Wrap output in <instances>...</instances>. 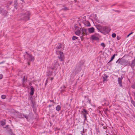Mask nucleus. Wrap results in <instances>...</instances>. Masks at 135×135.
I'll return each instance as SVG.
<instances>
[{
	"label": "nucleus",
	"mask_w": 135,
	"mask_h": 135,
	"mask_svg": "<svg viewBox=\"0 0 135 135\" xmlns=\"http://www.w3.org/2000/svg\"><path fill=\"white\" fill-rule=\"evenodd\" d=\"M95 26L99 32L104 35L108 33L110 31V29L107 26H103L99 24H97Z\"/></svg>",
	"instance_id": "f257e3e1"
},
{
	"label": "nucleus",
	"mask_w": 135,
	"mask_h": 135,
	"mask_svg": "<svg viewBox=\"0 0 135 135\" xmlns=\"http://www.w3.org/2000/svg\"><path fill=\"white\" fill-rule=\"evenodd\" d=\"M21 16H23V17L21 18L22 20L25 21L29 20L30 13L28 12H26L25 13H21Z\"/></svg>",
	"instance_id": "f03ea898"
},
{
	"label": "nucleus",
	"mask_w": 135,
	"mask_h": 135,
	"mask_svg": "<svg viewBox=\"0 0 135 135\" xmlns=\"http://www.w3.org/2000/svg\"><path fill=\"white\" fill-rule=\"evenodd\" d=\"M82 110L81 111V114L83 115L84 118V121L85 122L86 121L88 122L87 115H88L89 111L84 109H82Z\"/></svg>",
	"instance_id": "7ed1b4c3"
},
{
	"label": "nucleus",
	"mask_w": 135,
	"mask_h": 135,
	"mask_svg": "<svg viewBox=\"0 0 135 135\" xmlns=\"http://www.w3.org/2000/svg\"><path fill=\"white\" fill-rule=\"evenodd\" d=\"M56 53L59 55L58 57L59 60L61 61H62L64 60V55L62 52L60 51H56Z\"/></svg>",
	"instance_id": "20e7f679"
},
{
	"label": "nucleus",
	"mask_w": 135,
	"mask_h": 135,
	"mask_svg": "<svg viewBox=\"0 0 135 135\" xmlns=\"http://www.w3.org/2000/svg\"><path fill=\"white\" fill-rule=\"evenodd\" d=\"M118 64L126 66L128 65V61L122 58L118 62Z\"/></svg>",
	"instance_id": "39448f33"
},
{
	"label": "nucleus",
	"mask_w": 135,
	"mask_h": 135,
	"mask_svg": "<svg viewBox=\"0 0 135 135\" xmlns=\"http://www.w3.org/2000/svg\"><path fill=\"white\" fill-rule=\"evenodd\" d=\"M24 58L25 59H27L29 62L33 61L34 60V57L32 56L31 55H28V56L27 57H26V55H25L24 56Z\"/></svg>",
	"instance_id": "423d86ee"
},
{
	"label": "nucleus",
	"mask_w": 135,
	"mask_h": 135,
	"mask_svg": "<svg viewBox=\"0 0 135 135\" xmlns=\"http://www.w3.org/2000/svg\"><path fill=\"white\" fill-rule=\"evenodd\" d=\"M53 70L51 68H49L47 72L46 75L51 76L52 75Z\"/></svg>",
	"instance_id": "0eeeda50"
},
{
	"label": "nucleus",
	"mask_w": 135,
	"mask_h": 135,
	"mask_svg": "<svg viewBox=\"0 0 135 135\" xmlns=\"http://www.w3.org/2000/svg\"><path fill=\"white\" fill-rule=\"evenodd\" d=\"M123 79V77L122 76H121V78H118V81L119 84V86L120 87H122V80Z\"/></svg>",
	"instance_id": "6e6552de"
},
{
	"label": "nucleus",
	"mask_w": 135,
	"mask_h": 135,
	"mask_svg": "<svg viewBox=\"0 0 135 135\" xmlns=\"http://www.w3.org/2000/svg\"><path fill=\"white\" fill-rule=\"evenodd\" d=\"M90 39H91L92 41L98 40L99 39V38L98 37L94 35L91 36Z\"/></svg>",
	"instance_id": "1a4fd4ad"
},
{
	"label": "nucleus",
	"mask_w": 135,
	"mask_h": 135,
	"mask_svg": "<svg viewBox=\"0 0 135 135\" xmlns=\"http://www.w3.org/2000/svg\"><path fill=\"white\" fill-rule=\"evenodd\" d=\"M78 65L77 66L75 69V72H76L78 71H80L81 69V66L79 65L78 64Z\"/></svg>",
	"instance_id": "9d476101"
},
{
	"label": "nucleus",
	"mask_w": 135,
	"mask_h": 135,
	"mask_svg": "<svg viewBox=\"0 0 135 135\" xmlns=\"http://www.w3.org/2000/svg\"><path fill=\"white\" fill-rule=\"evenodd\" d=\"M130 66L132 69H133L135 66V57L134 60L132 61V63L130 65Z\"/></svg>",
	"instance_id": "9b49d317"
},
{
	"label": "nucleus",
	"mask_w": 135,
	"mask_h": 135,
	"mask_svg": "<svg viewBox=\"0 0 135 135\" xmlns=\"http://www.w3.org/2000/svg\"><path fill=\"white\" fill-rule=\"evenodd\" d=\"M31 91L30 93V95L32 96L33 95L35 91L34 89L32 86H31Z\"/></svg>",
	"instance_id": "f8f14e48"
},
{
	"label": "nucleus",
	"mask_w": 135,
	"mask_h": 135,
	"mask_svg": "<svg viewBox=\"0 0 135 135\" xmlns=\"http://www.w3.org/2000/svg\"><path fill=\"white\" fill-rule=\"evenodd\" d=\"M95 29L93 27L89 28H88V31L89 33H92L94 32Z\"/></svg>",
	"instance_id": "ddd939ff"
},
{
	"label": "nucleus",
	"mask_w": 135,
	"mask_h": 135,
	"mask_svg": "<svg viewBox=\"0 0 135 135\" xmlns=\"http://www.w3.org/2000/svg\"><path fill=\"white\" fill-rule=\"evenodd\" d=\"M18 0H14V8L17 9L18 7V3L17 2Z\"/></svg>",
	"instance_id": "4468645a"
},
{
	"label": "nucleus",
	"mask_w": 135,
	"mask_h": 135,
	"mask_svg": "<svg viewBox=\"0 0 135 135\" xmlns=\"http://www.w3.org/2000/svg\"><path fill=\"white\" fill-rule=\"evenodd\" d=\"M83 23L86 26L89 27L91 26L90 23L88 21H86L85 22H83Z\"/></svg>",
	"instance_id": "2eb2a0df"
},
{
	"label": "nucleus",
	"mask_w": 135,
	"mask_h": 135,
	"mask_svg": "<svg viewBox=\"0 0 135 135\" xmlns=\"http://www.w3.org/2000/svg\"><path fill=\"white\" fill-rule=\"evenodd\" d=\"M62 46V45L61 43H58V45L56 47V49H59L61 48Z\"/></svg>",
	"instance_id": "dca6fc26"
},
{
	"label": "nucleus",
	"mask_w": 135,
	"mask_h": 135,
	"mask_svg": "<svg viewBox=\"0 0 135 135\" xmlns=\"http://www.w3.org/2000/svg\"><path fill=\"white\" fill-rule=\"evenodd\" d=\"M80 29L81 30V31H82V32L84 33H85L86 35H87V33H86V31H87V29H84L83 28H80Z\"/></svg>",
	"instance_id": "f3484780"
},
{
	"label": "nucleus",
	"mask_w": 135,
	"mask_h": 135,
	"mask_svg": "<svg viewBox=\"0 0 135 135\" xmlns=\"http://www.w3.org/2000/svg\"><path fill=\"white\" fill-rule=\"evenodd\" d=\"M85 62V61L84 60H82L80 61L78 64L80 65L81 66H82L84 64Z\"/></svg>",
	"instance_id": "a211bd4d"
},
{
	"label": "nucleus",
	"mask_w": 135,
	"mask_h": 135,
	"mask_svg": "<svg viewBox=\"0 0 135 135\" xmlns=\"http://www.w3.org/2000/svg\"><path fill=\"white\" fill-rule=\"evenodd\" d=\"M3 15L5 16L8 15V12L6 10H4L3 11Z\"/></svg>",
	"instance_id": "6ab92c4d"
},
{
	"label": "nucleus",
	"mask_w": 135,
	"mask_h": 135,
	"mask_svg": "<svg viewBox=\"0 0 135 135\" xmlns=\"http://www.w3.org/2000/svg\"><path fill=\"white\" fill-rule=\"evenodd\" d=\"M75 33L77 35H80L81 33V31L80 30H78L75 32Z\"/></svg>",
	"instance_id": "aec40b11"
},
{
	"label": "nucleus",
	"mask_w": 135,
	"mask_h": 135,
	"mask_svg": "<svg viewBox=\"0 0 135 135\" xmlns=\"http://www.w3.org/2000/svg\"><path fill=\"white\" fill-rule=\"evenodd\" d=\"M117 55V54H114L112 56V57L111 58V59L109 61V62H108V63H109V62H111L112 61H113V60L115 58V55Z\"/></svg>",
	"instance_id": "412c9836"
},
{
	"label": "nucleus",
	"mask_w": 135,
	"mask_h": 135,
	"mask_svg": "<svg viewBox=\"0 0 135 135\" xmlns=\"http://www.w3.org/2000/svg\"><path fill=\"white\" fill-rule=\"evenodd\" d=\"M104 76L103 77V81H107L108 80L107 79L108 77V76L106 74H104Z\"/></svg>",
	"instance_id": "4be33fe9"
},
{
	"label": "nucleus",
	"mask_w": 135,
	"mask_h": 135,
	"mask_svg": "<svg viewBox=\"0 0 135 135\" xmlns=\"http://www.w3.org/2000/svg\"><path fill=\"white\" fill-rule=\"evenodd\" d=\"M61 107L60 105H57L56 107V110L58 111H59L61 109Z\"/></svg>",
	"instance_id": "5701e85b"
},
{
	"label": "nucleus",
	"mask_w": 135,
	"mask_h": 135,
	"mask_svg": "<svg viewBox=\"0 0 135 135\" xmlns=\"http://www.w3.org/2000/svg\"><path fill=\"white\" fill-rule=\"evenodd\" d=\"M5 120H1L0 122L2 126L5 125L6 124Z\"/></svg>",
	"instance_id": "b1692460"
},
{
	"label": "nucleus",
	"mask_w": 135,
	"mask_h": 135,
	"mask_svg": "<svg viewBox=\"0 0 135 135\" xmlns=\"http://www.w3.org/2000/svg\"><path fill=\"white\" fill-rule=\"evenodd\" d=\"M58 68V66H56L55 65H53L52 68H51V69H52L53 70H56Z\"/></svg>",
	"instance_id": "393cba45"
},
{
	"label": "nucleus",
	"mask_w": 135,
	"mask_h": 135,
	"mask_svg": "<svg viewBox=\"0 0 135 135\" xmlns=\"http://www.w3.org/2000/svg\"><path fill=\"white\" fill-rule=\"evenodd\" d=\"M63 7H64V8H62L61 9V10L66 11L69 9L68 8L66 7H65V5H63Z\"/></svg>",
	"instance_id": "a878e982"
},
{
	"label": "nucleus",
	"mask_w": 135,
	"mask_h": 135,
	"mask_svg": "<svg viewBox=\"0 0 135 135\" xmlns=\"http://www.w3.org/2000/svg\"><path fill=\"white\" fill-rule=\"evenodd\" d=\"M95 21H96L98 23H101V24H102L103 23V22H102V21L100 20H98V19H96L95 20Z\"/></svg>",
	"instance_id": "bb28decb"
},
{
	"label": "nucleus",
	"mask_w": 135,
	"mask_h": 135,
	"mask_svg": "<svg viewBox=\"0 0 135 135\" xmlns=\"http://www.w3.org/2000/svg\"><path fill=\"white\" fill-rule=\"evenodd\" d=\"M54 65H56V66H59V64L58 63L57 61H54V62L53 63Z\"/></svg>",
	"instance_id": "cd10ccee"
},
{
	"label": "nucleus",
	"mask_w": 135,
	"mask_h": 135,
	"mask_svg": "<svg viewBox=\"0 0 135 135\" xmlns=\"http://www.w3.org/2000/svg\"><path fill=\"white\" fill-rule=\"evenodd\" d=\"M78 38V37H77L75 36H74L72 37V40H75L76 39H77Z\"/></svg>",
	"instance_id": "c85d7f7f"
},
{
	"label": "nucleus",
	"mask_w": 135,
	"mask_h": 135,
	"mask_svg": "<svg viewBox=\"0 0 135 135\" xmlns=\"http://www.w3.org/2000/svg\"><path fill=\"white\" fill-rule=\"evenodd\" d=\"M131 103L135 107V102L133 100H132L131 101Z\"/></svg>",
	"instance_id": "c756f323"
},
{
	"label": "nucleus",
	"mask_w": 135,
	"mask_h": 135,
	"mask_svg": "<svg viewBox=\"0 0 135 135\" xmlns=\"http://www.w3.org/2000/svg\"><path fill=\"white\" fill-rule=\"evenodd\" d=\"M23 115L27 119H29L27 115L23 114Z\"/></svg>",
	"instance_id": "7c9ffc66"
},
{
	"label": "nucleus",
	"mask_w": 135,
	"mask_h": 135,
	"mask_svg": "<svg viewBox=\"0 0 135 135\" xmlns=\"http://www.w3.org/2000/svg\"><path fill=\"white\" fill-rule=\"evenodd\" d=\"M18 117L19 118H21V117L22 116L21 113H19V112H18Z\"/></svg>",
	"instance_id": "2f4dec72"
},
{
	"label": "nucleus",
	"mask_w": 135,
	"mask_h": 135,
	"mask_svg": "<svg viewBox=\"0 0 135 135\" xmlns=\"http://www.w3.org/2000/svg\"><path fill=\"white\" fill-rule=\"evenodd\" d=\"M33 98L32 96L30 97V100H31V102L32 104H33Z\"/></svg>",
	"instance_id": "473e14b6"
},
{
	"label": "nucleus",
	"mask_w": 135,
	"mask_h": 135,
	"mask_svg": "<svg viewBox=\"0 0 135 135\" xmlns=\"http://www.w3.org/2000/svg\"><path fill=\"white\" fill-rule=\"evenodd\" d=\"M116 36V35L115 33H113L112 34V37L113 38H115Z\"/></svg>",
	"instance_id": "72a5a7b5"
},
{
	"label": "nucleus",
	"mask_w": 135,
	"mask_h": 135,
	"mask_svg": "<svg viewBox=\"0 0 135 135\" xmlns=\"http://www.w3.org/2000/svg\"><path fill=\"white\" fill-rule=\"evenodd\" d=\"M1 98L3 99H5L6 98V96L4 95H2Z\"/></svg>",
	"instance_id": "f704fd0d"
},
{
	"label": "nucleus",
	"mask_w": 135,
	"mask_h": 135,
	"mask_svg": "<svg viewBox=\"0 0 135 135\" xmlns=\"http://www.w3.org/2000/svg\"><path fill=\"white\" fill-rule=\"evenodd\" d=\"M100 45L103 47H105V45L104 43H102L100 44Z\"/></svg>",
	"instance_id": "c9c22d12"
},
{
	"label": "nucleus",
	"mask_w": 135,
	"mask_h": 135,
	"mask_svg": "<svg viewBox=\"0 0 135 135\" xmlns=\"http://www.w3.org/2000/svg\"><path fill=\"white\" fill-rule=\"evenodd\" d=\"M109 45H110L111 46L112 45V46H114V44H113V45H111L112 43V41H109Z\"/></svg>",
	"instance_id": "e433bc0d"
},
{
	"label": "nucleus",
	"mask_w": 135,
	"mask_h": 135,
	"mask_svg": "<svg viewBox=\"0 0 135 135\" xmlns=\"http://www.w3.org/2000/svg\"><path fill=\"white\" fill-rule=\"evenodd\" d=\"M27 78H26V79L25 78V76H24V77H23V81H27Z\"/></svg>",
	"instance_id": "4c0bfd02"
},
{
	"label": "nucleus",
	"mask_w": 135,
	"mask_h": 135,
	"mask_svg": "<svg viewBox=\"0 0 135 135\" xmlns=\"http://www.w3.org/2000/svg\"><path fill=\"white\" fill-rule=\"evenodd\" d=\"M54 105L53 104H52L49 105L47 107V108H50L51 106H54Z\"/></svg>",
	"instance_id": "58836bf2"
},
{
	"label": "nucleus",
	"mask_w": 135,
	"mask_h": 135,
	"mask_svg": "<svg viewBox=\"0 0 135 135\" xmlns=\"http://www.w3.org/2000/svg\"><path fill=\"white\" fill-rule=\"evenodd\" d=\"M133 33V32H131L130 33H129V34H128L127 36V37H128L131 34H132Z\"/></svg>",
	"instance_id": "ea45409f"
},
{
	"label": "nucleus",
	"mask_w": 135,
	"mask_h": 135,
	"mask_svg": "<svg viewBox=\"0 0 135 135\" xmlns=\"http://www.w3.org/2000/svg\"><path fill=\"white\" fill-rule=\"evenodd\" d=\"M3 77V75L2 74H0V79H2Z\"/></svg>",
	"instance_id": "a19ab883"
},
{
	"label": "nucleus",
	"mask_w": 135,
	"mask_h": 135,
	"mask_svg": "<svg viewBox=\"0 0 135 135\" xmlns=\"http://www.w3.org/2000/svg\"><path fill=\"white\" fill-rule=\"evenodd\" d=\"M117 38L118 40H119L120 38V37L119 36H118L117 37Z\"/></svg>",
	"instance_id": "79ce46f5"
},
{
	"label": "nucleus",
	"mask_w": 135,
	"mask_h": 135,
	"mask_svg": "<svg viewBox=\"0 0 135 135\" xmlns=\"http://www.w3.org/2000/svg\"><path fill=\"white\" fill-rule=\"evenodd\" d=\"M27 54L26 57H28V55H30L27 52H25Z\"/></svg>",
	"instance_id": "37998d69"
},
{
	"label": "nucleus",
	"mask_w": 135,
	"mask_h": 135,
	"mask_svg": "<svg viewBox=\"0 0 135 135\" xmlns=\"http://www.w3.org/2000/svg\"><path fill=\"white\" fill-rule=\"evenodd\" d=\"M113 11H115V12H118V13H119L120 12V11H119V10H114L113 9Z\"/></svg>",
	"instance_id": "c03bdc74"
},
{
	"label": "nucleus",
	"mask_w": 135,
	"mask_h": 135,
	"mask_svg": "<svg viewBox=\"0 0 135 135\" xmlns=\"http://www.w3.org/2000/svg\"><path fill=\"white\" fill-rule=\"evenodd\" d=\"M84 33H81V35L82 36H81L80 37H83V36L84 35Z\"/></svg>",
	"instance_id": "a18cd8bd"
},
{
	"label": "nucleus",
	"mask_w": 135,
	"mask_h": 135,
	"mask_svg": "<svg viewBox=\"0 0 135 135\" xmlns=\"http://www.w3.org/2000/svg\"><path fill=\"white\" fill-rule=\"evenodd\" d=\"M3 9L1 8V7H0V13H1L3 11Z\"/></svg>",
	"instance_id": "49530a36"
},
{
	"label": "nucleus",
	"mask_w": 135,
	"mask_h": 135,
	"mask_svg": "<svg viewBox=\"0 0 135 135\" xmlns=\"http://www.w3.org/2000/svg\"><path fill=\"white\" fill-rule=\"evenodd\" d=\"M50 101L51 102H52L54 104L55 103V102H54V100H50Z\"/></svg>",
	"instance_id": "de8ad7c7"
},
{
	"label": "nucleus",
	"mask_w": 135,
	"mask_h": 135,
	"mask_svg": "<svg viewBox=\"0 0 135 135\" xmlns=\"http://www.w3.org/2000/svg\"><path fill=\"white\" fill-rule=\"evenodd\" d=\"M88 103L89 104H90V103H91V102H90V101H91V100L90 99H89L88 98Z\"/></svg>",
	"instance_id": "09e8293b"
},
{
	"label": "nucleus",
	"mask_w": 135,
	"mask_h": 135,
	"mask_svg": "<svg viewBox=\"0 0 135 135\" xmlns=\"http://www.w3.org/2000/svg\"><path fill=\"white\" fill-rule=\"evenodd\" d=\"M26 81H23V82H22V84H24V85H25V84H26Z\"/></svg>",
	"instance_id": "8fccbe9b"
},
{
	"label": "nucleus",
	"mask_w": 135,
	"mask_h": 135,
	"mask_svg": "<svg viewBox=\"0 0 135 135\" xmlns=\"http://www.w3.org/2000/svg\"><path fill=\"white\" fill-rule=\"evenodd\" d=\"M8 131H9V132H11V133H12V129H9V130H8Z\"/></svg>",
	"instance_id": "3c124183"
},
{
	"label": "nucleus",
	"mask_w": 135,
	"mask_h": 135,
	"mask_svg": "<svg viewBox=\"0 0 135 135\" xmlns=\"http://www.w3.org/2000/svg\"><path fill=\"white\" fill-rule=\"evenodd\" d=\"M74 27L76 29L79 28V27L78 26H76L75 25Z\"/></svg>",
	"instance_id": "603ef678"
},
{
	"label": "nucleus",
	"mask_w": 135,
	"mask_h": 135,
	"mask_svg": "<svg viewBox=\"0 0 135 135\" xmlns=\"http://www.w3.org/2000/svg\"><path fill=\"white\" fill-rule=\"evenodd\" d=\"M5 62V61H2L1 62H0V64H3V63H4Z\"/></svg>",
	"instance_id": "864d4df0"
},
{
	"label": "nucleus",
	"mask_w": 135,
	"mask_h": 135,
	"mask_svg": "<svg viewBox=\"0 0 135 135\" xmlns=\"http://www.w3.org/2000/svg\"><path fill=\"white\" fill-rule=\"evenodd\" d=\"M9 126L8 125H7L6 127H3V128H7L8 127V126Z\"/></svg>",
	"instance_id": "5fc2aeb1"
},
{
	"label": "nucleus",
	"mask_w": 135,
	"mask_h": 135,
	"mask_svg": "<svg viewBox=\"0 0 135 135\" xmlns=\"http://www.w3.org/2000/svg\"><path fill=\"white\" fill-rule=\"evenodd\" d=\"M120 59H118L117 61L116 62V63H117L118 64V62H119V60Z\"/></svg>",
	"instance_id": "6e6d98bb"
},
{
	"label": "nucleus",
	"mask_w": 135,
	"mask_h": 135,
	"mask_svg": "<svg viewBox=\"0 0 135 135\" xmlns=\"http://www.w3.org/2000/svg\"><path fill=\"white\" fill-rule=\"evenodd\" d=\"M103 128L104 129H105L106 128H107V127L105 126H104L103 127Z\"/></svg>",
	"instance_id": "4d7b16f0"
},
{
	"label": "nucleus",
	"mask_w": 135,
	"mask_h": 135,
	"mask_svg": "<svg viewBox=\"0 0 135 135\" xmlns=\"http://www.w3.org/2000/svg\"><path fill=\"white\" fill-rule=\"evenodd\" d=\"M54 116H55V115H51V117L52 118L54 117Z\"/></svg>",
	"instance_id": "13d9d810"
},
{
	"label": "nucleus",
	"mask_w": 135,
	"mask_h": 135,
	"mask_svg": "<svg viewBox=\"0 0 135 135\" xmlns=\"http://www.w3.org/2000/svg\"><path fill=\"white\" fill-rule=\"evenodd\" d=\"M80 37L81 38V41H83V40L84 39L83 37Z\"/></svg>",
	"instance_id": "bf43d9fd"
},
{
	"label": "nucleus",
	"mask_w": 135,
	"mask_h": 135,
	"mask_svg": "<svg viewBox=\"0 0 135 135\" xmlns=\"http://www.w3.org/2000/svg\"><path fill=\"white\" fill-rule=\"evenodd\" d=\"M116 4H113L112 5V6H111V7H112L113 6H114Z\"/></svg>",
	"instance_id": "052dcab7"
},
{
	"label": "nucleus",
	"mask_w": 135,
	"mask_h": 135,
	"mask_svg": "<svg viewBox=\"0 0 135 135\" xmlns=\"http://www.w3.org/2000/svg\"><path fill=\"white\" fill-rule=\"evenodd\" d=\"M22 85H23V87H26V85H25H25L22 84Z\"/></svg>",
	"instance_id": "680f3d73"
},
{
	"label": "nucleus",
	"mask_w": 135,
	"mask_h": 135,
	"mask_svg": "<svg viewBox=\"0 0 135 135\" xmlns=\"http://www.w3.org/2000/svg\"><path fill=\"white\" fill-rule=\"evenodd\" d=\"M53 79H54L53 78V77H52V78H51V80H52Z\"/></svg>",
	"instance_id": "e2e57ef3"
},
{
	"label": "nucleus",
	"mask_w": 135,
	"mask_h": 135,
	"mask_svg": "<svg viewBox=\"0 0 135 135\" xmlns=\"http://www.w3.org/2000/svg\"><path fill=\"white\" fill-rule=\"evenodd\" d=\"M128 64H129V65H128L129 66H130V65H131V64H130V62H128Z\"/></svg>",
	"instance_id": "0e129e2a"
},
{
	"label": "nucleus",
	"mask_w": 135,
	"mask_h": 135,
	"mask_svg": "<svg viewBox=\"0 0 135 135\" xmlns=\"http://www.w3.org/2000/svg\"><path fill=\"white\" fill-rule=\"evenodd\" d=\"M108 109H105V111H104V112H105V111H106V112L107 111H108Z\"/></svg>",
	"instance_id": "69168bd1"
},
{
	"label": "nucleus",
	"mask_w": 135,
	"mask_h": 135,
	"mask_svg": "<svg viewBox=\"0 0 135 135\" xmlns=\"http://www.w3.org/2000/svg\"><path fill=\"white\" fill-rule=\"evenodd\" d=\"M31 85H32V83H30H30H29V85L31 86Z\"/></svg>",
	"instance_id": "338daca9"
},
{
	"label": "nucleus",
	"mask_w": 135,
	"mask_h": 135,
	"mask_svg": "<svg viewBox=\"0 0 135 135\" xmlns=\"http://www.w3.org/2000/svg\"><path fill=\"white\" fill-rule=\"evenodd\" d=\"M67 135H72L70 133L68 134Z\"/></svg>",
	"instance_id": "774afa93"
}]
</instances>
